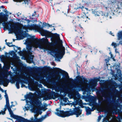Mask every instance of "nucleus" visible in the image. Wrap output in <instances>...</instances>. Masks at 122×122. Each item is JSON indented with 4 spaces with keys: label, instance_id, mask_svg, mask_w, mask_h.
<instances>
[{
    "label": "nucleus",
    "instance_id": "nucleus-1",
    "mask_svg": "<svg viewBox=\"0 0 122 122\" xmlns=\"http://www.w3.org/2000/svg\"><path fill=\"white\" fill-rule=\"evenodd\" d=\"M42 41L43 43H40L37 41H33L31 44V46H27L26 48L27 50V52L25 54V56L28 59L32 61L34 56L32 55L31 52V47L33 46L36 48L39 47V48L44 49L50 50L51 44L48 41L47 38H43Z\"/></svg>",
    "mask_w": 122,
    "mask_h": 122
},
{
    "label": "nucleus",
    "instance_id": "nucleus-2",
    "mask_svg": "<svg viewBox=\"0 0 122 122\" xmlns=\"http://www.w3.org/2000/svg\"><path fill=\"white\" fill-rule=\"evenodd\" d=\"M59 109H56V111L57 112L56 113V114L58 116L63 117H68L73 114L76 115V117H78L81 114V110L79 108H74L73 112L69 111L64 112L62 111H60Z\"/></svg>",
    "mask_w": 122,
    "mask_h": 122
},
{
    "label": "nucleus",
    "instance_id": "nucleus-3",
    "mask_svg": "<svg viewBox=\"0 0 122 122\" xmlns=\"http://www.w3.org/2000/svg\"><path fill=\"white\" fill-rule=\"evenodd\" d=\"M4 96L6 100V105L5 107H7L11 117L16 119L20 122H28V120L27 119L14 114L10 107L8 95L6 92H5V95Z\"/></svg>",
    "mask_w": 122,
    "mask_h": 122
},
{
    "label": "nucleus",
    "instance_id": "nucleus-4",
    "mask_svg": "<svg viewBox=\"0 0 122 122\" xmlns=\"http://www.w3.org/2000/svg\"><path fill=\"white\" fill-rule=\"evenodd\" d=\"M16 26L11 28L10 30L14 33L16 35H19L21 33V30L24 32L28 31V27L26 25L23 26L21 24L19 23L15 24Z\"/></svg>",
    "mask_w": 122,
    "mask_h": 122
},
{
    "label": "nucleus",
    "instance_id": "nucleus-5",
    "mask_svg": "<svg viewBox=\"0 0 122 122\" xmlns=\"http://www.w3.org/2000/svg\"><path fill=\"white\" fill-rule=\"evenodd\" d=\"M26 102L27 105H32L34 111H35V108H37V110L36 112L37 114L34 115V117L36 119V117L39 115L38 112L39 111L41 110L45 111L46 109V108L45 107L41 106V102L40 101L38 102H33L31 103V102L27 101V100H26Z\"/></svg>",
    "mask_w": 122,
    "mask_h": 122
},
{
    "label": "nucleus",
    "instance_id": "nucleus-6",
    "mask_svg": "<svg viewBox=\"0 0 122 122\" xmlns=\"http://www.w3.org/2000/svg\"><path fill=\"white\" fill-rule=\"evenodd\" d=\"M117 36L118 40L120 41H119V43H117L115 42L112 43L111 45L113 46L114 48H116L120 44L122 45V31L118 33Z\"/></svg>",
    "mask_w": 122,
    "mask_h": 122
},
{
    "label": "nucleus",
    "instance_id": "nucleus-7",
    "mask_svg": "<svg viewBox=\"0 0 122 122\" xmlns=\"http://www.w3.org/2000/svg\"><path fill=\"white\" fill-rule=\"evenodd\" d=\"M89 19L88 18V17L86 16V15L84 14L81 18H80L78 17H76L75 19V20L76 21L78 20V21H81V20H82L83 21L86 22V21H87Z\"/></svg>",
    "mask_w": 122,
    "mask_h": 122
},
{
    "label": "nucleus",
    "instance_id": "nucleus-8",
    "mask_svg": "<svg viewBox=\"0 0 122 122\" xmlns=\"http://www.w3.org/2000/svg\"><path fill=\"white\" fill-rule=\"evenodd\" d=\"M89 19L88 18V17L86 16V15L84 14L81 18H80L78 17H76L75 19V20L76 21L78 20V21H81V20H82L83 21L86 22V21H87Z\"/></svg>",
    "mask_w": 122,
    "mask_h": 122
},
{
    "label": "nucleus",
    "instance_id": "nucleus-9",
    "mask_svg": "<svg viewBox=\"0 0 122 122\" xmlns=\"http://www.w3.org/2000/svg\"><path fill=\"white\" fill-rule=\"evenodd\" d=\"M38 30L43 36H49L50 33L47 31L44 30L42 28H39Z\"/></svg>",
    "mask_w": 122,
    "mask_h": 122
},
{
    "label": "nucleus",
    "instance_id": "nucleus-10",
    "mask_svg": "<svg viewBox=\"0 0 122 122\" xmlns=\"http://www.w3.org/2000/svg\"><path fill=\"white\" fill-rule=\"evenodd\" d=\"M65 51V48L63 47L61 48V50L59 51L57 55L56 56V57L57 58H59L62 55L64 54V53Z\"/></svg>",
    "mask_w": 122,
    "mask_h": 122
},
{
    "label": "nucleus",
    "instance_id": "nucleus-11",
    "mask_svg": "<svg viewBox=\"0 0 122 122\" xmlns=\"http://www.w3.org/2000/svg\"><path fill=\"white\" fill-rule=\"evenodd\" d=\"M93 13L96 16L103 15L104 14L103 13L102 11H94L93 12Z\"/></svg>",
    "mask_w": 122,
    "mask_h": 122
},
{
    "label": "nucleus",
    "instance_id": "nucleus-12",
    "mask_svg": "<svg viewBox=\"0 0 122 122\" xmlns=\"http://www.w3.org/2000/svg\"><path fill=\"white\" fill-rule=\"evenodd\" d=\"M80 87H83L84 89H86L87 86L86 84L85 83H83L81 82L80 83Z\"/></svg>",
    "mask_w": 122,
    "mask_h": 122
},
{
    "label": "nucleus",
    "instance_id": "nucleus-13",
    "mask_svg": "<svg viewBox=\"0 0 122 122\" xmlns=\"http://www.w3.org/2000/svg\"><path fill=\"white\" fill-rule=\"evenodd\" d=\"M86 111L87 114L88 115L91 114V112L93 111V110H92L88 107H87L86 108Z\"/></svg>",
    "mask_w": 122,
    "mask_h": 122
},
{
    "label": "nucleus",
    "instance_id": "nucleus-14",
    "mask_svg": "<svg viewBox=\"0 0 122 122\" xmlns=\"http://www.w3.org/2000/svg\"><path fill=\"white\" fill-rule=\"evenodd\" d=\"M15 1L21 2L22 1H24L25 3L26 4L28 2V0H13Z\"/></svg>",
    "mask_w": 122,
    "mask_h": 122
},
{
    "label": "nucleus",
    "instance_id": "nucleus-15",
    "mask_svg": "<svg viewBox=\"0 0 122 122\" xmlns=\"http://www.w3.org/2000/svg\"><path fill=\"white\" fill-rule=\"evenodd\" d=\"M45 118V117H42L39 119H37L38 122H41Z\"/></svg>",
    "mask_w": 122,
    "mask_h": 122
},
{
    "label": "nucleus",
    "instance_id": "nucleus-16",
    "mask_svg": "<svg viewBox=\"0 0 122 122\" xmlns=\"http://www.w3.org/2000/svg\"><path fill=\"white\" fill-rule=\"evenodd\" d=\"M55 36L57 40H60V38L59 35L56 34L55 35Z\"/></svg>",
    "mask_w": 122,
    "mask_h": 122
},
{
    "label": "nucleus",
    "instance_id": "nucleus-17",
    "mask_svg": "<svg viewBox=\"0 0 122 122\" xmlns=\"http://www.w3.org/2000/svg\"><path fill=\"white\" fill-rule=\"evenodd\" d=\"M110 118V116H108L106 118V122H113L112 121H109V119Z\"/></svg>",
    "mask_w": 122,
    "mask_h": 122
},
{
    "label": "nucleus",
    "instance_id": "nucleus-18",
    "mask_svg": "<svg viewBox=\"0 0 122 122\" xmlns=\"http://www.w3.org/2000/svg\"><path fill=\"white\" fill-rule=\"evenodd\" d=\"M81 9L82 10V11H85L86 10H88V9L87 8H84L83 6L81 8Z\"/></svg>",
    "mask_w": 122,
    "mask_h": 122
},
{
    "label": "nucleus",
    "instance_id": "nucleus-19",
    "mask_svg": "<svg viewBox=\"0 0 122 122\" xmlns=\"http://www.w3.org/2000/svg\"><path fill=\"white\" fill-rule=\"evenodd\" d=\"M16 85L17 89H19V88L20 86L19 84L17 82L16 84Z\"/></svg>",
    "mask_w": 122,
    "mask_h": 122
},
{
    "label": "nucleus",
    "instance_id": "nucleus-20",
    "mask_svg": "<svg viewBox=\"0 0 122 122\" xmlns=\"http://www.w3.org/2000/svg\"><path fill=\"white\" fill-rule=\"evenodd\" d=\"M101 117L100 116L98 117V122H99L100 120L101 119Z\"/></svg>",
    "mask_w": 122,
    "mask_h": 122
},
{
    "label": "nucleus",
    "instance_id": "nucleus-21",
    "mask_svg": "<svg viewBox=\"0 0 122 122\" xmlns=\"http://www.w3.org/2000/svg\"><path fill=\"white\" fill-rule=\"evenodd\" d=\"M38 121L37 119L33 120L32 122H38Z\"/></svg>",
    "mask_w": 122,
    "mask_h": 122
},
{
    "label": "nucleus",
    "instance_id": "nucleus-22",
    "mask_svg": "<svg viewBox=\"0 0 122 122\" xmlns=\"http://www.w3.org/2000/svg\"><path fill=\"white\" fill-rule=\"evenodd\" d=\"M10 43H7V45L8 46H11V45H10Z\"/></svg>",
    "mask_w": 122,
    "mask_h": 122
},
{
    "label": "nucleus",
    "instance_id": "nucleus-23",
    "mask_svg": "<svg viewBox=\"0 0 122 122\" xmlns=\"http://www.w3.org/2000/svg\"><path fill=\"white\" fill-rule=\"evenodd\" d=\"M68 11H69L70 12H71V13H73L74 12V11H72L70 10L69 9V10H68Z\"/></svg>",
    "mask_w": 122,
    "mask_h": 122
},
{
    "label": "nucleus",
    "instance_id": "nucleus-24",
    "mask_svg": "<svg viewBox=\"0 0 122 122\" xmlns=\"http://www.w3.org/2000/svg\"><path fill=\"white\" fill-rule=\"evenodd\" d=\"M36 12H35L34 13H33V14L32 15L33 16H34L35 15H36Z\"/></svg>",
    "mask_w": 122,
    "mask_h": 122
},
{
    "label": "nucleus",
    "instance_id": "nucleus-25",
    "mask_svg": "<svg viewBox=\"0 0 122 122\" xmlns=\"http://www.w3.org/2000/svg\"><path fill=\"white\" fill-rule=\"evenodd\" d=\"M115 51L116 52V53H119V52L117 51V49L116 48L115 49Z\"/></svg>",
    "mask_w": 122,
    "mask_h": 122
},
{
    "label": "nucleus",
    "instance_id": "nucleus-26",
    "mask_svg": "<svg viewBox=\"0 0 122 122\" xmlns=\"http://www.w3.org/2000/svg\"><path fill=\"white\" fill-rule=\"evenodd\" d=\"M50 25L49 24H46V26H48V27H50Z\"/></svg>",
    "mask_w": 122,
    "mask_h": 122
},
{
    "label": "nucleus",
    "instance_id": "nucleus-27",
    "mask_svg": "<svg viewBox=\"0 0 122 122\" xmlns=\"http://www.w3.org/2000/svg\"><path fill=\"white\" fill-rule=\"evenodd\" d=\"M105 61H106V62L107 63H108V61L106 59H105Z\"/></svg>",
    "mask_w": 122,
    "mask_h": 122
},
{
    "label": "nucleus",
    "instance_id": "nucleus-28",
    "mask_svg": "<svg viewBox=\"0 0 122 122\" xmlns=\"http://www.w3.org/2000/svg\"><path fill=\"white\" fill-rule=\"evenodd\" d=\"M110 34H111L112 35V36H114V35H112V33L111 32H110Z\"/></svg>",
    "mask_w": 122,
    "mask_h": 122
},
{
    "label": "nucleus",
    "instance_id": "nucleus-29",
    "mask_svg": "<svg viewBox=\"0 0 122 122\" xmlns=\"http://www.w3.org/2000/svg\"><path fill=\"white\" fill-rule=\"evenodd\" d=\"M52 65H55V63H52Z\"/></svg>",
    "mask_w": 122,
    "mask_h": 122
},
{
    "label": "nucleus",
    "instance_id": "nucleus-30",
    "mask_svg": "<svg viewBox=\"0 0 122 122\" xmlns=\"http://www.w3.org/2000/svg\"><path fill=\"white\" fill-rule=\"evenodd\" d=\"M53 27V26H52V25H50V27Z\"/></svg>",
    "mask_w": 122,
    "mask_h": 122
},
{
    "label": "nucleus",
    "instance_id": "nucleus-31",
    "mask_svg": "<svg viewBox=\"0 0 122 122\" xmlns=\"http://www.w3.org/2000/svg\"><path fill=\"white\" fill-rule=\"evenodd\" d=\"M74 0H69V1H73Z\"/></svg>",
    "mask_w": 122,
    "mask_h": 122
},
{
    "label": "nucleus",
    "instance_id": "nucleus-32",
    "mask_svg": "<svg viewBox=\"0 0 122 122\" xmlns=\"http://www.w3.org/2000/svg\"><path fill=\"white\" fill-rule=\"evenodd\" d=\"M56 70H58L59 69V68H56Z\"/></svg>",
    "mask_w": 122,
    "mask_h": 122
},
{
    "label": "nucleus",
    "instance_id": "nucleus-33",
    "mask_svg": "<svg viewBox=\"0 0 122 122\" xmlns=\"http://www.w3.org/2000/svg\"><path fill=\"white\" fill-rule=\"evenodd\" d=\"M1 95L0 94V98H1Z\"/></svg>",
    "mask_w": 122,
    "mask_h": 122
},
{
    "label": "nucleus",
    "instance_id": "nucleus-34",
    "mask_svg": "<svg viewBox=\"0 0 122 122\" xmlns=\"http://www.w3.org/2000/svg\"><path fill=\"white\" fill-rule=\"evenodd\" d=\"M6 41H7V40H5V42H6Z\"/></svg>",
    "mask_w": 122,
    "mask_h": 122
},
{
    "label": "nucleus",
    "instance_id": "nucleus-35",
    "mask_svg": "<svg viewBox=\"0 0 122 122\" xmlns=\"http://www.w3.org/2000/svg\"><path fill=\"white\" fill-rule=\"evenodd\" d=\"M53 29H54V30H55V28H54Z\"/></svg>",
    "mask_w": 122,
    "mask_h": 122
},
{
    "label": "nucleus",
    "instance_id": "nucleus-36",
    "mask_svg": "<svg viewBox=\"0 0 122 122\" xmlns=\"http://www.w3.org/2000/svg\"><path fill=\"white\" fill-rule=\"evenodd\" d=\"M41 114V113H40V114Z\"/></svg>",
    "mask_w": 122,
    "mask_h": 122
},
{
    "label": "nucleus",
    "instance_id": "nucleus-37",
    "mask_svg": "<svg viewBox=\"0 0 122 122\" xmlns=\"http://www.w3.org/2000/svg\"><path fill=\"white\" fill-rule=\"evenodd\" d=\"M1 49V48L0 47V49Z\"/></svg>",
    "mask_w": 122,
    "mask_h": 122
}]
</instances>
